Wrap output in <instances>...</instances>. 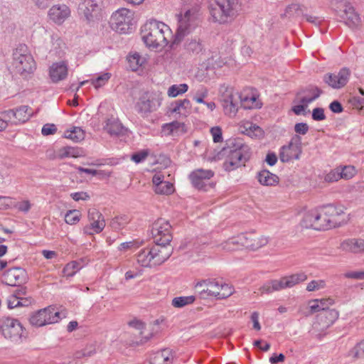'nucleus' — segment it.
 Instances as JSON below:
<instances>
[{"label":"nucleus","mask_w":364,"mask_h":364,"mask_svg":"<svg viewBox=\"0 0 364 364\" xmlns=\"http://www.w3.org/2000/svg\"><path fill=\"white\" fill-rule=\"evenodd\" d=\"M301 151V139L299 135H295L289 144L282 146L279 159L282 162H289L293 159L298 160Z\"/></svg>","instance_id":"obj_12"},{"label":"nucleus","mask_w":364,"mask_h":364,"mask_svg":"<svg viewBox=\"0 0 364 364\" xmlns=\"http://www.w3.org/2000/svg\"><path fill=\"white\" fill-rule=\"evenodd\" d=\"M340 173L341 170L331 171L326 176L325 180L329 182L337 181L340 178H342L341 174H340Z\"/></svg>","instance_id":"obj_59"},{"label":"nucleus","mask_w":364,"mask_h":364,"mask_svg":"<svg viewBox=\"0 0 364 364\" xmlns=\"http://www.w3.org/2000/svg\"><path fill=\"white\" fill-rule=\"evenodd\" d=\"M149 155V151L148 150H141L140 151L134 153L131 156V159L134 161L136 164H139L145 160V159Z\"/></svg>","instance_id":"obj_52"},{"label":"nucleus","mask_w":364,"mask_h":364,"mask_svg":"<svg viewBox=\"0 0 364 364\" xmlns=\"http://www.w3.org/2000/svg\"><path fill=\"white\" fill-rule=\"evenodd\" d=\"M173 191V183L168 181H164L162 183L159 184V186L155 187L156 193L161 195H169L171 194Z\"/></svg>","instance_id":"obj_45"},{"label":"nucleus","mask_w":364,"mask_h":364,"mask_svg":"<svg viewBox=\"0 0 364 364\" xmlns=\"http://www.w3.org/2000/svg\"><path fill=\"white\" fill-rule=\"evenodd\" d=\"M221 283L213 279H205L198 282V287H203V286H208V296H214L218 299L219 294V290Z\"/></svg>","instance_id":"obj_30"},{"label":"nucleus","mask_w":364,"mask_h":364,"mask_svg":"<svg viewBox=\"0 0 364 364\" xmlns=\"http://www.w3.org/2000/svg\"><path fill=\"white\" fill-rule=\"evenodd\" d=\"M129 221L127 215H123L116 216L111 221V227L114 230H119L124 228Z\"/></svg>","instance_id":"obj_43"},{"label":"nucleus","mask_w":364,"mask_h":364,"mask_svg":"<svg viewBox=\"0 0 364 364\" xmlns=\"http://www.w3.org/2000/svg\"><path fill=\"white\" fill-rule=\"evenodd\" d=\"M104 129L110 135H119L123 133L124 127L119 120L111 118L107 120Z\"/></svg>","instance_id":"obj_31"},{"label":"nucleus","mask_w":364,"mask_h":364,"mask_svg":"<svg viewBox=\"0 0 364 364\" xmlns=\"http://www.w3.org/2000/svg\"><path fill=\"white\" fill-rule=\"evenodd\" d=\"M81 213L77 210H68L65 215V221L69 225H75L80 221Z\"/></svg>","instance_id":"obj_47"},{"label":"nucleus","mask_w":364,"mask_h":364,"mask_svg":"<svg viewBox=\"0 0 364 364\" xmlns=\"http://www.w3.org/2000/svg\"><path fill=\"white\" fill-rule=\"evenodd\" d=\"M185 49L195 55H198L203 50V45L199 38L188 39L184 45Z\"/></svg>","instance_id":"obj_34"},{"label":"nucleus","mask_w":364,"mask_h":364,"mask_svg":"<svg viewBox=\"0 0 364 364\" xmlns=\"http://www.w3.org/2000/svg\"><path fill=\"white\" fill-rule=\"evenodd\" d=\"M141 38L149 49L162 50L173 38L170 28L156 20L147 21L141 30Z\"/></svg>","instance_id":"obj_1"},{"label":"nucleus","mask_w":364,"mask_h":364,"mask_svg":"<svg viewBox=\"0 0 364 364\" xmlns=\"http://www.w3.org/2000/svg\"><path fill=\"white\" fill-rule=\"evenodd\" d=\"M64 136L73 141L79 142L84 139L85 132L81 128L75 127L72 130L66 131Z\"/></svg>","instance_id":"obj_36"},{"label":"nucleus","mask_w":364,"mask_h":364,"mask_svg":"<svg viewBox=\"0 0 364 364\" xmlns=\"http://www.w3.org/2000/svg\"><path fill=\"white\" fill-rule=\"evenodd\" d=\"M340 248L345 252L355 254L364 252V240L360 238H350L343 240Z\"/></svg>","instance_id":"obj_26"},{"label":"nucleus","mask_w":364,"mask_h":364,"mask_svg":"<svg viewBox=\"0 0 364 364\" xmlns=\"http://www.w3.org/2000/svg\"><path fill=\"white\" fill-rule=\"evenodd\" d=\"M196 300L194 296H178L172 299L171 304L175 308H183L193 304Z\"/></svg>","instance_id":"obj_37"},{"label":"nucleus","mask_w":364,"mask_h":364,"mask_svg":"<svg viewBox=\"0 0 364 364\" xmlns=\"http://www.w3.org/2000/svg\"><path fill=\"white\" fill-rule=\"evenodd\" d=\"M208 90L205 87H201L198 89L195 95L193 96V100L198 103H205L204 98L208 96Z\"/></svg>","instance_id":"obj_53"},{"label":"nucleus","mask_w":364,"mask_h":364,"mask_svg":"<svg viewBox=\"0 0 364 364\" xmlns=\"http://www.w3.org/2000/svg\"><path fill=\"white\" fill-rule=\"evenodd\" d=\"M81 150L78 148L72 146H64L59 151L60 158L63 159L65 157H78L80 156Z\"/></svg>","instance_id":"obj_39"},{"label":"nucleus","mask_w":364,"mask_h":364,"mask_svg":"<svg viewBox=\"0 0 364 364\" xmlns=\"http://www.w3.org/2000/svg\"><path fill=\"white\" fill-rule=\"evenodd\" d=\"M238 236L232 237L220 245L223 250L226 251H235L240 248Z\"/></svg>","instance_id":"obj_41"},{"label":"nucleus","mask_w":364,"mask_h":364,"mask_svg":"<svg viewBox=\"0 0 364 364\" xmlns=\"http://www.w3.org/2000/svg\"><path fill=\"white\" fill-rule=\"evenodd\" d=\"M70 197L75 201L87 200L90 198V196L86 192H75L70 194Z\"/></svg>","instance_id":"obj_64"},{"label":"nucleus","mask_w":364,"mask_h":364,"mask_svg":"<svg viewBox=\"0 0 364 364\" xmlns=\"http://www.w3.org/2000/svg\"><path fill=\"white\" fill-rule=\"evenodd\" d=\"M312 119L314 121H322L326 119L324 109L321 107H316L312 110Z\"/></svg>","instance_id":"obj_55"},{"label":"nucleus","mask_w":364,"mask_h":364,"mask_svg":"<svg viewBox=\"0 0 364 364\" xmlns=\"http://www.w3.org/2000/svg\"><path fill=\"white\" fill-rule=\"evenodd\" d=\"M183 127L184 124L180 123L178 122H173L170 124H165L163 127V129L168 134L178 136L186 132V130Z\"/></svg>","instance_id":"obj_35"},{"label":"nucleus","mask_w":364,"mask_h":364,"mask_svg":"<svg viewBox=\"0 0 364 364\" xmlns=\"http://www.w3.org/2000/svg\"><path fill=\"white\" fill-rule=\"evenodd\" d=\"M213 176L214 172L212 170L198 168L193 171L188 178L195 188L207 191L210 187L208 181Z\"/></svg>","instance_id":"obj_15"},{"label":"nucleus","mask_w":364,"mask_h":364,"mask_svg":"<svg viewBox=\"0 0 364 364\" xmlns=\"http://www.w3.org/2000/svg\"><path fill=\"white\" fill-rule=\"evenodd\" d=\"M240 247H245L252 250H256L268 242L267 237L257 236L255 232L241 233L237 235Z\"/></svg>","instance_id":"obj_17"},{"label":"nucleus","mask_w":364,"mask_h":364,"mask_svg":"<svg viewBox=\"0 0 364 364\" xmlns=\"http://www.w3.org/2000/svg\"><path fill=\"white\" fill-rule=\"evenodd\" d=\"M326 282L324 280H313L307 284L306 290L308 291H317L325 288Z\"/></svg>","instance_id":"obj_49"},{"label":"nucleus","mask_w":364,"mask_h":364,"mask_svg":"<svg viewBox=\"0 0 364 364\" xmlns=\"http://www.w3.org/2000/svg\"><path fill=\"white\" fill-rule=\"evenodd\" d=\"M341 17L346 21L349 26H354L360 21L359 16L355 12L353 6L350 3H345L343 14Z\"/></svg>","instance_id":"obj_29"},{"label":"nucleus","mask_w":364,"mask_h":364,"mask_svg":"<svg viewBox=\"0 0 364 364\" xmlns=\"http://www.w3.org/2000/svg\"><path fill=\"white\" fill-rule=\"evenodd\" d=\"M26 270L21 267H13L3 274L2 282L11 287H18L27 282Z\"/></svg>","instance_id":"obj_18"},{"label":"nucleus","mask_w":364,"mask_h":364,"mask_svg":"<svg viewBox=\"0 0 364 364\" xmlns=\"http://www.w3.org/2000/svg\"><path fill=\"white\" fill-rule=\"evenodd\" d=\"M318 301L321 311L330 310L329 307L334 304V301L331 298L318 299Z\"/></svg>","instance_id":"obj_62"},{"label":"nucleus","mask_w":364,"mask_h":364,"mask_svg":"<svg viewBox=\"0 0 364 364\" xmlns=\"http://www.w3.org/2000/svg\"><path fill=\"white\" fill-rule=\"evenodd\" d=\"M32 115L31 109L27 105H21L5 112V117L13 124L24 123Z\"/></svg>","instance_id":"obj_22"},{"label":"nucleus","mask_w":364,"mask_h":364,"mask_svg":"<svg viewBox=\"0 0 364 364\" xmlns=\"http://www.w3.org/2000/svg\"><path fill=\"white\" fill-rule=\"evenodd\" d=\"M350 70L343 68L340 70L338 74L327 73L323 75V80L325 83L334 89H340L344 87L348 81Z\"/></svg>","instance_id":"obj_20"},{"label":"nucleus","mask_w":364,"mask_h":364,"mask_svg":"<svg viewBox=\"0 0 364 364\" xmlns=\"http://www.w3.org/2000/svg\"><path fill=\"white\" fill-rule=\"evenodd\" d=\"M171 228V226L168 221L164 219L160 218L154 223L151 234L156 244L160 246H170L169 244L172 240Z\"/></svg>","instance_id":"obj_9"},{"label":"nucleus","mask_w":364,"mask_h":364,"mask_svg":"<svg viewBox=\"0 0 364 364\" xmlns=\"http://www.w3.org/2000/svg\"><path fill=\"white\" fill-rule=\"evenodd\" d=\"M219 294L218 299H225L231 296L234 292L232 287L228 284L222 283L219 290Z\"/></svg>","instance_id":"obj_48"},{"label":"nucleus","mask_w":364,"mask_h":364,"mask_svg":"<svg viewBox=\"0 0 364 364\" xmlns=\"http://www.w3.org/2000/svg\"><path fill=\"white\" fill-rule=\"evenodd\" d=\"M90 225L84 228V232L87 235L101 232L105 227V220L102 214L96 208L88 210Z\"/></svg>","instance_id":"obj_19"},{"label":"nucleus","mask_w":364,"mask_h":364,"mask_svg":"<svg viewBox=\"0 0 364 364\" xmlns=\"http://www.w3.org/2000/svg\"><path fill=\"white\" fill-rule=\"evenodd\" d=\"M171 246H160L157 244L141 250L136 254V261L144 267H154L164 263L172 255Z\"/></svg>","instance_id":"obj_3"},{"label":"nucleus","mask_w":364,"mask_h":364,"mask_svg":"<svg viewBox=\"0 0 364 364\" xmlns=\"http://www.w3.org/2000/svg\"><path fill=\"white\" fill-rule=\"evenodd\" d=\"M351 354L353 358H364V339L357 343V345L352 349Z\"/></svg>","instance_id":"obj_50"},{"label":"nucleus","mask_w":364,"mask_h":364,"mask_svg":"<svg viewBox=\"0 0 364 364\" xmlns=\"http://www.w3.org/2000/svg\"><path fill=\"white\" fill-rule=\"evenodd\" d=\"M1 333L5 338L15 343H19L22 341L23 326L16 319L6 318L1 327Z\"/></svg>","instance_id":"obj_13"},{"label":"nucleus","mask_w":364,"mask_h":364,"mask_svg":"<svg viewBox=\"0 0 364 364\" xmlns=\"http://www.w3.org/2000/svg\"><path fill=\"white\" fill-rule=\"evenodd\" d=\"M80 269V264L76 261H73L68 263L63 269V273L65 277H73Z\"/></svg>","instance_id":"obj_42"},{"label":"nucleus","mask_w":364,"mask_h":364,"mask_svg":"<svg viewBox=\"0 0 364 364\" xmlns=\"http://www.w3.org/2000/svg\"><path fill=\"white\" fill-rule=\"evenodd\" d=\"M321 219H323L325 230L340 225L338 217L343 213V207H336L333 204H327L318 208Z\"/></svg>","instance_id":"obj_10"},{"label":"nucleus","mask_w":364,"mask_h":364,"mask_svg":"<svg viewBox=\"0 0 364 364\" xmlns=\"http://www.w3.org/2000/svg\"><path fill=\"white\" fill-rule=\"evenodd\" d=\"M57 132V127L54 124H46L41 129L43 136L54 134Z\"/></svg>","instance_id":"obj_58"},{"label":"nucleus","mask_w":364,"mask_h":364,"mask_svg":"<svg viewBox=\"0 0 364 364\" xmlns=\"http://www.w3.org/2000/svg\"><path fill=\"white\" fill-rule=\"evenodd\" d=\"M101 7V0H82L79 4L78 11L87 22H91L98 18Z\"/></svg>","instance_id":"obj_16"},{"label":"nucleus","mask_w":364,"mask_h":364,"mask_svg":"<svg viewBox=\"0 0 364 364\" xmlns=\"http://www.w3.org/2000/svg\"><path fill=\"white\" fill-rule=\"evenodd\" d=\"M131 21L130 11L123 8L112 14L110 23L117 32L126 33L130 29Z\"/></svg>","instance_id":"obj_14"},{"label":"nucleus","mask_w":364,"mask_h":364,"mask_svg":"<svg viewBox=\"0 0 364 364\" xmlns=\"http://www.w3.org/2000/svg\"><path fill=\"white\" fill-rule=\"evenodd\" d=\"M188 86L186 84L173 85L168 90L169 97H176L178 95L183 94L188 90Z\"/></svg>","instance_id":"obj_44"},{"label":"nucleus","mask_w":364,"mask_h":364,"mask_svg":"<svg viewBox=\"0 0 364 364\" xmlns=\"http://www.w3.org/2000/svg\"><path fill=\"white\" fill-rule=\"evenodd\" d=\"M257 178L262 186H272L279 183V177L267 169H263L257 173Z\"/></svg>","instance_id":"obj_28"},{"label":"nucleus","mask_w":364,"mask_h":364,"mask_svg":"<svg viewBox=\"0 0 364 364\" xmlns=\"http://www.w3.org/2000/svg\"><path fill=\"white\" fill-rule=\"evenodd\" d=\"M338 316V312L331 309L319 313L316 316V319L321 326V328L323 329L331 326L337 320Z\"/></svg>","instance_id":"obj_27"},{"label":"nucleus","mask_w":364,"mask_h":364,"mask_svg":"<svg viewBox=\"0 0 364 364\" xmlns=\"http://www.w3.org/2000/svg\"><path fill=\"white\" fill-rule=\"evenodd\" d=\"M191 102L188 99L177 100L171 105V112L186 114L187 109H190Z\"/></svg>","instance_id":"obj_33"},{"label":"nucleus","mask_w":364,"mask_h":364,"mask_svg":"<svg viewBox=\"0 0 364 364\" xmlns=\"http://www.w3.org/2000/svg\"><path fill=\"white\" fill-rule=\"evenodd\" d=\"M70 10L65 4L54 5L48 11L50 18L58 24L63 23L70 16Z\"/></svg>","instance_id":"obj_24"},{"label":"nucleus","mask_w":364,"mask_h":364,"mask_svg":"<svg viewBox=\"0 0 364 364\" xmlns=\"http://www.w3.org/2000/svg\"><path fill=\"white\" fill-rule=\"evenodd\" d=\"M221 153L227 156L223 163V168L226 171H232L245 166L251 156L250 147L240 141H237L232 147L223 148Z\"/></svg>","instance_id":"obj_4"},{"label":"nucleus","mask_w":364,"mask_h":364,"mask_svg":"<svg viewBox=\"0 0 364 364\" xmlns=\"http://www.w3.org/2000/svg\"><path fill=\"white\" fill-rule=\"evenodd\" d=\"M320 219H321V217L318 209L316 211L306 213L302 219L301 225L305 228L325 230L323 223H320Z\"/></svg>","instance_id":"obj_25"},{"label":"nucleus","mask_w":364,"mask_h":364,"mask_svg":"<svg viewBox=\"0 0 364 364\" xmlns=\"http://www.w3.org/2000/svg\"><path fill=\"white\" fill-rule=\"evenodd\" d=\"M322 92L320 88L313 85H309L301 89L296 92L293 100L294 105L292 106L291 111L296 115H305L309 105L318 99Z\"/></svg>","instance_id":"obj_5"},{"label":"nucleus","mask_w":364,"mask_h":364,"mask_svg":"<svg viewBox=\"0 0 364 364\" xmlns=\"http://www.w3.org/2000/svg\"><path fill=\"white\" fill-rule=\"evenodd\" d=\"M355 173V169L354 166H347L341 170L340 174H341L342 178L349 179L351 178Z\"/></svg>","instance_id":"obj_54"},{"label":"nucleus","mask_w":364,"mask_h":364,"mask_svg":"<svg viewBox=\"0 0 364 364\" xmlns=\"http://www.w3.org/2000/svg\"><path fill=\"white\" fill-rule=\"evenodd\" d=\"M309 303H310L309 313L306 314V316H309L310 314H313L316 312H318V314L321 312V309L319 305L318 299H314V300L311 301Z\"/></svg>","instance_id":"obj_61"},{"label":"nucleus","mask_w":364,"mask_h":364,"mask_svg":"<svg viewBox=\"0 0 364 364\" xmlns=\"http://www.w3.org/2000/svg\"><path fill=\"white\" fill-rule=\"evenodd\" d=\"M173 360V355L169 349H164L156 353L153 358L154 364H170Z\"/></svg>","instance_id":"obj_32"},{"label":"nucleus","mask_w":364,"mask_h":364,"mask_svg":"<svg viewBox=\"0 0 364 364\" xmlns=\"http://www.w3.org/2000/svg\"><path fill=\"white\" fill-rule=\"evenodd\" d=\"M60 319V313L55 306H49L33 313L29 318L30 323L36 327L55 323Z\"/></svg>","instance_id":"obj_8"},{"label":"nucleus","mask_w":364,"mask_h":364,"mask_svg":"<svg viewBox=\"0 0 364 364\" xmlns=\"http://www.w3.org/2000/svg\"><path fill=\"white\" fill-rule=\"evenodd\" d=\"M237 93L232 88L226 87L221 95V102L225 114L235 115L237 111Z\"/></svg>","instance_id":"obj_21"},{"label":"nucleus","mask_w":364,"mask_h":364,"mask_svg":"<svg viewBox=\"0 0 364 364\" xmlns=\"http://www.w3.org/2000/svg\"><path fill=\"white\" fill-rule=\"evenodd\" d=\"M210 133L213 136V141L215 143L220 142L223 141L222 129L219 127H212Z\"/></svg>","instance_id":"obj_56"},{"label":"nucleus","mask_w":364,"mask_h":364,"mask_svg":"<svg viewBox=\"0 0 364 364\" xmlns=\"http://www.w3.org/2000/svg\"><path fill=\"white\" fill-rule=\"evenodd\" d=\"M13 64L21 73H31L36 68V63L25 44H20L13 53Z\"/></svg>","instance_id":"obj_6"},{"label":"nucleus","mask_w":364,"mask_h":364,"mask_svg":"<svg viewBox=\"0 0 364 364\" xmlns=\"http://www.w3.org/2000/svg\"><path fill=\"white\" fill-rule=\"evenodd\" d=\"M259 291L262 294H271L273 291H276L274 289H273V284L271 281H269L264 284L262 287H259Z\"/></svg>","instance_id":"obj_63"},{"label":"nucleus","mask_w":364,"mask_h":364,"mask_svg":"<svg viewBox=\"0 0 364 364\" xmlns=\"http://www.w3.org/2000/svg\"><path fill=\"white\" fill-rule=\"evenodd\" d=\"M161 94L145 92L139 97L135 109L142 117H147L149 114L157 110L161 105Z\"/></svg>","instance_id":"obj_7"},{"label":"nucleus","mask_w":364,"mask_h":364,"mask_svg":"<svg viewBox=\"0 0 364 364\" xmlns=\"http://www.w3.org/2000/svg\"><path fill=\"white\" fill-rule=\"evenodd\" d=\"M197 14L193 10H187L178 17V27L174 36L173 44L179 43L184 36L196 26Z\"/></svg>","instance_id":"obj_11"},{"label":"nucleus","mask_w":364,"mask_h":364,"mask_svg":"<svg viewBox=\"0 0 364 364\" xmlns=\"http://www.w3.org/2000/svg\"><path fill=\"white\" fill-rule=\"evenodd\" d=\"M272 282L273 284V289H274L275 291H280L282 289L289 288L287 284V280L285 277L281 278L279 280H272Z\"/></svg>","instance_id":"obj_57"},{"label":"nucleus","mask_w":364,"mask_h":364,"mask_svg":"<svg viewBox=\"0 0 364 364\" xmlns=\"http://www.w3.org/2000/svg\"><path fill=\"white\" fill-rule=\"evenodd\" d=\"M283 15L288 18L298 17L304 15V10L299 4H292L286 8Z\"/></svg>","instance_id":"obj_38"},{"label":"nucleus","mask_w":364,"mask_h":364,"mask_svg":"<svg viewBox=\"0 0 364 364\" xmlns=\"http://www.w3.org/2000/svg\"><path fill=\"white\" fill-rule=\"evenodd\" d=\"M210 14L214 22L220 24L231 22L240 14V0H215L210 6Z\"/></svg>","instance_id":"obj_2"},{"label":"nucleus","mask_w":364,"mask_h":364,"mask_svg":"<svg viewBox=\"0 0 364 364\" xmlns=\"http://www.w3.org/2000/svg\"><path fill=\"white\" fill-rule=\"evenodd\" d=\"M127 59L132 70H136L145 61L144 58H141L140 55L136 53L129 55Z\"/></svg>","instance_id":"obj_46"},{"label":"nucleus","mask_w":364,"mask_h":364,"mask_svg":"<svg viewBox=\"0 0 364 364\" xmlns=\"http://www.w3.org/2000/svg\"><path fill=\"white\" fill-rule=\"evenodd\" d=\"M309 125L304 122L296 123L294 125V131L296 134L304 135L309 131Z\"/></svg>","instance_id":"obj_60"},{"label":"nucleus","mask_w":364,"mask_h":364,"mask_svg":"<svg viewBox=\"0 0 364 364\" xmlns=\"http://www.w3.org/2000/svg\"><path fill=\"white\" fill-rule=\"evenodd\" d=\"M111 75L109 73H105L102 75H99L96 79L92 80V85L96 87H100L103 86L110 78Z\"/></svg>","instance_id":"obj_51"},{"label":"nucleus","mask_w":364,"mask_h":364,"mask_svg":"<svg viewBox=\"0 0 364 364\" xmlns=\"http://www.w3.org/2000/svg\"><path fill=\"white\" fill-rule=\"evenodd\" d=\"M287 280V284L289 288L294 287V285L305 281L307 279V276L303 273H297L294 274H291L288 277H285Z\"/></svg>","instance_id":"obj_40"},{"label":"nucleus","mask_w":364,"mask_h":364,"mask_svg":"<svg viewBox=\"0 0 364 364\" xmlns=\"http://www.w3.org/2000/svg\"><path fill=\"white\" fill-rule=\"evenodd\" d=\"M68 64L65 61L54 63L49 69V76L54 83L65 80L68 76Z\"/></svg>","instance_id":"obj_23"}]
</instances>
